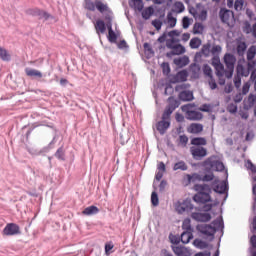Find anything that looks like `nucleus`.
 <instances>
[{
	"label": "nucleus",
	"mask_w": 256,
	"mask_h": 256,
	"mask_svg": "<svg viewBox=\"0 0 256 256\" xmlns=\"http://www.w3.org/2000/svg\"><path fill=\"white\" fill-rule=\"evenodd\" d=\"M168 35L171 37V39L166 41V47L168 49H174L179 45V40L175 39L174 37H179V32L176 30H172L168 33Z\"/></svg>",
	"instance_id": "9d476101"
},
{
	"label": "nucleus",
	"mask_w": 256,
	"mask_h": 256,
	"mask_svg": "<svg viewBox=\"0 0 256 256\" xmlns=\"http://www.w3.org/2000/svg\"><path fill=\"white\" fill-rule=\"evenodd\" d=\"M234 8L236 11H241V9H243V0H236L234 3Z\"/></svg>",
	"instance_id": "bf43d9fd"
},
{
	"label": "nucleus",
	"mask_w": 256,
	"mask_h": 256,
	"mask_svg": "<svg viewBox=\"0 0 256 256\" xmlns=\"http://www.w3.org/2000/svg\"><path fill=\"white\" fill-rule=\"evenodd\" d=\"M95 5H96V9L99 11V13H107L108 11H110L109 6L100 0H97L95 2Z\"/></svg>",
	"instance_id": "cd10ccee"
},
{
	"label": "nucleus",
	"mask_w": 256,
	"mask_h": 256,
	"mask_svg": "<svg viewBox=\"0 0 256 256\" xmlns=\"http://www.w3.org/2000/svg\"><path fill=\"white\" fill-rule=\"evenodd\" d=\"M199 181H202V176L199 173L185 174L182 179V183L186 187L191 185V183H197Z\"/></svg>",
	"instance_id": "1a4fd4ad"
},
{
	"label": "nucleus",
	"mask_w": 256,
	"mask_h": 256,
	"mask_svg": "<svg viewBox=\"0 0 256 256\" xmlns=\"http://www.w3.org/2000/svg\"><path fill=\"white\" fill-rule=\"evenodd\" d=\"M182 229L184 231L193 232V228L191 227V219H189V218L184 219V221L182 223Z\"/></svg>",
	"instance_id": "a19ab883"
},
{
	"label": "nucleus",
	"mask_w": 256,
	"mask_h": 256,
	"mask_svg": "<svg viewBox=\"0 0 256 256\" xmlns=\"http://www.w3.org/2000/svg\"><path fill=\"white\" fill-rule=\"evenodd\" d=\"M214 68L216 69L217 77L227 78V73H229V69L225 70V66H223V64H218L217 66H214Z\"/></svg>",
	"instance_id": "4be33fe9"
},
{
	"label": "nucleus",
	"mask_w": 256,
	"mask_h": 256,
	"mask_svg": "<svg viewBox=\"0 0 256 256\" xmlns=\"http://www.w3.org/2000/svg\"><path fill=\"white\" fill-rule=\"evenodd\" d=\"M115 245H113V242H109L105 244V254L106 255H111V249H113Z\"/></svg>",
	"instance_id": "13d9d810"
},
{
	"label": "nucleus",
	"mask_w": 256,
	"mask_h": 256,
	"mask_svg": "<svg viewBox=\"0 0 256 256\" xmlns=\"http://www.w3.org/2000/svg\"><path fill=\"white\" fill-rule=\"evenodd\" d=\"M94 27L97 35L99 36L104 35L105 31H107V24L101 19L96 21Z\"/></svg>",
	"instance_id": "dca6fc26"
},
{
	"label": "nucleus",
	"mask_w": 256,
	"mask_h": 256,
	"mask_svg": "<svg viewBox=\"0 0 256 256\" xmlns=\"http://www.w3.org/2000/svg\"><path fill=\"white\" fill-rule=\"evenodd\" d=\"M213 179H215V175L213 173L202 176L203 183H209V181H213Z\"/></svg>",
	"instance_id": "3c124183"
},
{
	"label": "nucleus",
	"mask_w": 256,
	"mask_h": 256,
	"mask_svg": "<svg viewBox=\"0 0 256 256\" xmlns=\"http://www.w3.org/2000/svg\"><path fill=\"white\" fill-rule=\"evenodd\" d=\"M189 25H191V19H189V17L185 16L182 19V26L183 29H189Z\"/></svg>",
	"instance_id": "864d4df0"
},
{
	"label": "nucleus",
	"mask_w": 256,
	"mask_h": 256,
	"mask_svg": "<svg viewBox=\"0 0 256 256\" xmlns=\"http://www.w3.org/2000/svg\"><path fill=\"white\" fill-rule=\"evenodd\" d=\"M145 53H148V55H154L153 48L151 47V44L144 43L143 45Z\"/></svg>",
	"instance_id": "6e6d98bb"
},
{
	"label": "nucleus",
	"mask_w": 256,
	"mask_h": 256,
	"mask_svg": "<svg viewBox=\"0 0 256 256\" xmlns=\"http://www.w3.org/2000/svg\"><path fill=\"white\" fill-rule=\"evenodd\" d=\"M187 169H189V167L187 166L185 161H179L175 163L173 167V171H187Z\"/></svg>",
	"instance_id": "4c0bfd02"
},
{
	"label": "nucleus",
	"mask_w": 256,
	"mask_h": 256,
	"mask_svg": "<svg viewBox=\"0 0 256 256\" xmlns=\"http://www.w3.org/2000/svg\"><path fill=\"white\" fill-rule=\"evenodd\" d=\"M3 235L13 236V235H21V228L19 225L15 223H9L3 229Z\"/></svg>",
	"instance_id": "0eeeda50"
},
{
	"label": "nucleus",
	"mask_w": 256,
	"mask_h": 256,
	"mask_svg": "<svg viewBox=\"0 0 256 256\" xmlns=\"http://www.w3.org/2000/svg\"><path fill=\"white\" fill-rule=\"evenodd\" d=\"M183 53H185V47L181 44H178L172 50V55H183Z\"/></svg>",
	"instance_id": "ea45409f"
},
{
	"label": "nucleus",
	"mask_w": 256,
	"mask_h": 256,
	"mask_svg": "<svg viewBox=\"0 0 256 256\" xmlns=\"http://www.w3.org/2000/svg\"><path fill=\"white\" fill-rule=\"evenodd\" d=\"M196 194L193 196L195 203H211V186L209 184H195L193 187Z\"/></svg>",
	"instance_id": "f03ea898"
},
{
	"label": "nucleus",
	"mask_w": 256,
	"mask_h": 256,
	"mask_svg": "<svg viewBox=\"0 0 256 256\" xmlns=\"http://www.w3.org/2000/svg\"><path fill=\"white\" fill-rule=\"evenodd\" d=\"M0 59L6 62L11 61V54L3 47H0Z\"/></svg>",
	"instance_id": "473e14b6"
},
{
	"label": "nucleus",
	"mask_w": 256,
	"mask_h": 256,
	"mask_svg": "<svg viewBox=\"0 0 256 256\" xmlns=\"http://www.w3.org/2000/svg\"><path fill=\"white\" fill-rule=\"evenodd\" d=\"M25 73L27 77H38V79H41L43 77V73H41V71L31 68H26Z\"/></svg>",
	"instance_id": "a878e982"
},
{
	"label": "nucleus",
	"mask_w": 256,
	"mask_h": 256,
	"mask_svg": "<svg viewBox=\"0 0 256 256\" xmlns=\"http://www.w3.org/2000/svg\"><path fill=\"white\" fill-rule=\"evenodd\" d=\"M162 71L164 75H169L171 73V67L169 66V63L162 64Z\"/></svg>",
	"instance_id": "4d7b16f0"
},
{
	"label": "nucleus",
	"mask_w": 256,
	"mask_h": 256,
	"mask_svg": "<svg viewBox=\"0 0 256 256\" xmlns=\"http://www.w3.org/2000/svg\"><path fill=\"white\" fill-rule=\"evenodd\" d=\"M255 55H256V49L254 46H251L247 51V60L253 61V59H255Z\"/></svg>",
	"instance_id": "c03bdc74"
},
{
	"label": "nucleus",
	"mask_w": 256,
	"mask_h": 256,
	"mask_svg": "<svg viewBox=\"0 0 256 256\" xmlns=\"http://www.w3.org/2000/svg\"><path fill=\"white\" fill-rule=\"evenodd\" d=\"M209 165L215 171H224L225 165L221 161H211V158H208L204 161V166Z\"/></svg>",
	"instance_id": "4468645a"
},
{
	"label": "nucleus",
	"mask_w": 256,
	"mask_h": 256,
	"mask_svg": "<svg viewBox=\"0 0 256 256\" xmlns=\"http://www.w3.org/2000/svg\"><path fill=\"white\" fill-rule=\"evenodd\" d=\"M179 99L181 101H193V92L184 90L180 92Z\"/></svg>",
	"instance_id": "bb28decb"
},
{
	"label": "nucleus",
	"mask_w": 256,
	"mask_h": 256,
	"mask_svg": "<svg viewBox=\"0 0 256 256\" xmlns=\"http://www.w3.org/2000/svg\"><path fill=\"white\" fill-rule=\"evenodd\" d=\"M212 225L213 226L207 225V224H201L197 226V229L203 235H206L207 237H213V235L217 233V229H221V227H223V222L221 220H215L212 223Z\"/></svg>",
	"instance_id": "7ed1b4c3"
},
{
	"label": "nucleus",
	"mask_w": 256,
	"mask_h": 256,
	"mask_svg": "<svg viewBox=\"0 0 256 256\" xmlns=\"http://www.w3.org/2000/svg\"><path fill=\"white\" fill-rule=\"evenodd\" d=\"M166 21H167V25L170 27V29H173V27H175V25H177V18H175L173 16V13H171V12H169L167 14Z\"/></svg>",
	"instance_id": "72a5a7b5"
},
{
	"label": "nucleus",
	"mask_w": 256,
	"mask_h": 256,
	"mask_svg": "<svg viewBox=\"0 0 256 256\" xmlns=\"http://www.w3.org/2000/svg\"><path fill=\"white\" fill-rule=\"evenodd\" d=\"M203 31H205V26L200 22H196L193 26L194 35H203Z\"/></svg>",
	"instance_id": "7c9ffc66"
},
{
	"label": "nucleus",
	"mask_w": 256,
	"mask_h": 256,
	"mask_svg": "<svg viewBox=\"0 0 256 256\" xmlns=\"http://www.w3.org/2000/svg\"><path fill=\"white\" fill-rule=\"evenodd\" d=\"M191 145H195V147H203L207 145V139L203 137H195L191 139Z\"/></svg>",
	"instance_id": "5701e85b"
},
{
	"label": "nucleus",
	"mask_w": 256,
	"mask_h": 256,
	"mask_svg": "<svg viewBox=\"0 0 256 256\" xmlns=\"http://www.w3.org/2000/svg\"><path fill=\"white\" fill-rule=\"evenodd\" d=\"M189 77V72L187 70H181L177 74L173 75L170 79L171 83H184Z\"/></svg>",
	"instance_id": "9b49d317"
},
{
	"label": "nucleus",
	"mask_w": 256,
	"mask_h": 256,
	"mask_svg": "<svg viewBox=\"0 0 256 256\" xmlns=\"http://www.w3.org/2000/svg\"><path fill=\"white\" fill-rule=\"evenodd\" d=\"M179 105L180 103L174 97L168 98V105L162 114V120L156 124V129L160 135H165L167 129L171 127V115H173V111H175Z\"/></svg>",
	"instance_id": "f257e3e1"
},
{
	"label": "nucleus",
	"mask_w": 256,
	"mask_h": 256,
	"mask_svg": "<svg viewBox=\"0 0 256 256\" xmlns=\"http://www.w3.org/2000/svg\"><path fill=\"white\" fill-rule=\"evenodd\" d=\"M190 153L193 159H196V161H199L203 159V157H207V148L203 146H193L190 148Z\"/></svg>",
	"instance_id": "423d86ee"
},
{
	"label": "nucleus",
	"mask_w": 256,
	"mask_h": 256,
	"mask_svg": "<svg viewBox=\"0 0 256 256\" xmlns=\"http://www.w3.org/2000/svg\"><path fill=\"white\" fill-rule=\"evenodd\" d=\"M236 72L238 77H249V73H251L249 69L245 68V66H243V64L241 63H238L236 67Z\"/></svg>",
	"instance_id": "aec40b11"
},
{
	"label": "nucleus",
	"mask_w": 256,
	"mask_h": 256,
	"mask_svg": "<svg viewBox=\"0 0 256 256\" xmlns=\"http://www.w3.org/2000/svg\"><path fill=\"white\" fill-rule=\"evenodd\" d=\"M56 159H59L60 161H65V151H63V148H59L55 153Z\"/></svg>",
	"instance_id": "8fccbe9b"
},
{
	"label": "nucleus",
	"mask_w": 256,
	"mask_h": 256,
	"mask_svg": "<svg viewBox=\"0 0 256 256\" xmlns=\"http://www.w3.org/2000/svg\"><path fill=\"white\" fill-rule=\"evenodd\" d=\"M104 20L106 21V27H113V12L108 11L104 13Z\"/></svg>",
	"instance_id": "58836bf2"
},
{
	"label": "nucleus",
	"mask_w": 256,
	"mask_h": 256,
	"mask_svg": "<svg viewBox=\"0 0 256 256\" xmlns=\"http://www.w3.org/2000/svg\"><path fill=\"white\" fill-rule=\"evenodd\" d=\"M174 64L176 67H180V68L187 67V65H189V57L183 56L180 58H175Z\"/></svg>",
	"instance_id": "412c9836"
},
{
	"label": "nucleus",
	"mask_w": 256,
	"mask_h": 256,
	"mask_svg": "<svg viewBox=\"0 0 256 256\" xmlns=\"http://www.w3.org/2000/svg\"><path fill=\"white\" fill-rule=\"evenodd\" d=\"M221 51H222V48L219 45L211 46V55H213V57L219 56Z\"/></svg>",
	"instance_id": "de8ad7c7"
},
{
	"label": "nucleus",
	"mask_w": 256,
	"mask_h": 256,
	"mask_svg": "<svg viewBox=\"0 0 256 256\" xmlns=\"http://www.w3.org/2000/svg\"><path fill=\"white\" fill-rule=\"evenodd\" d=\"M153 27H155L156 31H160L161 27H163V22L159 19H155L152 21Z\"/></svg>",
	"instance_id": "603ef678"
},
{
	"label": "nucleus",
	"mask_w": 256,
	"mask_h": 256,
	"mask_svg": "<svg viewBox=\"0 0 256 256\" xmlns=\"http://www.w3.org/2000/svg\"><path fill=\"white\" fill-rule=\"evenodd\" d=\"M200 54H202L204 57H210L211 56V43H206L202 46Z\"/></svg>",
	"instance_id": "c9c22d12"
},
{
	"label": "nucleus",
	"mask_w": 256,
	"mask_h": 256,
	"mask_svg": "<svg viewBox=\"0 0 256 256\" xmlns=\"http://www.w3.org/2000/svg\"><path fill=\"white\" fill-rule=\"evenodd\" d=\"M228 111H229V113H235V112L237 111V105H235V104H230V105L228 106Z\"/></svg>",
	"instance_id": "774afa93"
},
{
	"label": "nucleus",
	"mask_w": 256,
	"mask_h": 256,
	"mask_svg": "<svg viewBox=\"0 0 256 256\" xmlns=\"http://www.w3.org/2000/svg\"><path fill=\"white\" fill-rule=\"evenodd\" d=\"M28 15H32L33 17H39V19H49V17H51V15H49V13L39 9V8H33V9H29L27 11Z\"/></svg>",
	"instance_id": "ddd939ff"
},
{
	"label": "nucleus",
	"mask_w": 256,
	"mask_h": 256,
	"mask_svg": "<svg viewBox=\"0 0 256 256\" xmlns=\"http://www.w3.org/2000/svg\"><path fill=\"white\" fill-rule=\"evenodd\" d=\"M191 218L194 219V221H198L201 223H207V221H211V214L201 213V212H193L191 214Z\"/></svg>",
	"instance_id": "f8f14e48"
},
{
	"label": "nucleus",
	"mask_w": 256,
	"mask_h": 256,
	"mask_svg": "<svg viewBox=\"0 0 256 256\" xmlns=\"http://www.w3.org/2000/svg\"><path fill=\"white\" fill-rule=\"evenodd\" d=\"M157 170L162 172V173H165L166 171V167H165V163L164 162H160L158 165H157Z\"/></svg>",
	"instance_id": "0e129e2a"
},
{
	"label": "nucleus",
	"mask_w": 256,
	"mask_h": 256,
	"mask_svg": "<svg viewBox=\"0 0 256 256\" xmlns=\"http://www.w3.org/2000/svg\"><path fill=\"white\" fill-rule=\"evenodd\" d=\"M155 13V9H153V6H149L146 9L142 11V17L143 19H151V15Z\"/></svg>",
	"instance_id": "e433bc0d"
},
{
	"label": "nucleus",
	"mask_w": 256,
	"mask_h": 256,
	"mask_svg": "<svg viewBox=\"0 0 256 256\" xmlns=\"http://www.w3.org/2000/svg\"><path fill=\"white\" fill-rule=\"evenodd\" d=\"M127 47H129V46L127 45V42L125 40H121L118 43V49H127Z\"/></svg>",
	"instance_id": "69168bd1"
},
{
	"label": "nucleus",
	"mask_w": 256,
	"mask_h": 256,
	"mask_svg": "<svg viewBox=\"0 0 256 256\" xmlns=\"http://www.w3.org/2000/svg\"><path fill=\"white\" fill-rule=\"evenodd\" d=\"M129 5L130 7L135 9V11H139V12L143 11V7H144L143 0H131L129 2Z\"/></svg>",
	"instance_id": "b1692460"
},
{
	"label": "nucleus",
	"mask_w": 256,
	"mask_h": 256,
	"mask_svg": "<svg viewBox=\"0 0 256 256\" xmlns=\"http://www.w3.org/2000/svg\"><path fill=\"white\" fill-rule=\"evenodd\" d=\"M180 239H181V242L186 245L187 243H189V241H191V239H193V232H191V231H184L181 234Z\"/></svg>",
	"instance_id": "c756f323"
},
{
	"label": "nucleus",
	"mask_w": 256,
	"mask_h": 256,
	"mask_svg": "<svg viewBox=\"0 0 256 256\" xmlns=\"http://www.w3.org/2000/svg\"><path fill=\"white\" fill-rule=\"evenodd\" d=\"M188 133H192L194 135H199V133L203 132V125L198 123H192L187 128Z\"/></svg>",
	"instance_id": "a211bd4d"
},
{
	"label": "nucleus",
	"mask_w": 256,
	"mask_h": 256,
	"mask_svg": "<svg viewBox=\"0 0 256 256\" xmlns=\"http://www.w3.org/2000/svg\"><path fill=\"white\" fill-rule=\"evenodd\" d=\"M219 17L222 23L228 25V27H233L235 25V14L231 10H227L226 8H221L219 12Z\"/></svg>",
	"instance_id": "20e7f679"
},
{
	"label": "nucleus",
	"mask_w": 256,
	"mask_h": 256,
	"mask_svg": "<svg viewBox=\"0 0 256 256\" xmlns=\"http://www.w3.org/2000/svg\"><path fill=\"white\" fill-rule=\"evenodd\" d=\"M203 73L204 75H206V77H208V79L213 77V70L211 69V66H209L208 64H205L203 66Z\"/></svg>",
	"instance_id": "49530a36"
},
{
	"label": "nucleus",
	"mask_w": 256,
	"mask_h": 256,
	"mask_svg": "<svg viewBox=\"0 0 256 256\" xmlns=\"http://www.w3.org/2000/svg\"><path fill=\"white\" fill-rule=\"evenodd\" d=\"M194 245L195 247H198V249H207L209 247V244H207V242L199 239L194 240Z\"/></svg>",
	"instance_id": "79ce46f5"
},
{
	"label": "nucleus",
	"mask_w": 256,
	"mask_h": 256,
	"mask_svg": "<svg viewBox=\"0 0 256 256\" xmlns=\"http://www.w3.org/2000/svg\"><path fill=\"white\" fill-rule=\"evenodd\" d=\"M224 63L228 69V72L226 73L227 79H231L233 77V71H235V63H237V58H235V55L233 54L226 53L224 55Z\"/></svg>",
	"instance_id": "39448f33"
},
{
	"label": "nucleus",
	"mask_w": 256,
	"mask_h": 256,
	"mask_svg": "<svg viewBox=\"0 0 256 256\" xmlns=\"http://www.w3.org/2000/svg\"><path fill=\"white\" fill-rule=\"evenodd\" d=\"M249 89H251V84L246 82L242 87V95H247V93H249Z\"/></svg>",
	"instance_id": "052dcab7"
},
{
	"label": "nucleus",
	"mask_w": 256,
	"mask_h": 256,
	"mask_svg": "<svg viewBox=\"0 0 256 256\" xmlns=\"http://www.w3.org/2000/svg\"><path fill=\"white\" fill-rule=\"evenodd\" d=\"M191 15H193L194 19L198 21H206L207 20V10H202L200 13L197 10H190Z\"/></svg>",
	"instance_id": "6ab92c4d"
},
{
	"label": "nucleus",
	"mask_w": 256,
	"mask_h": 256,
	"mask_svg": "<svg viewBox=\"0 0 256 256\" xmlns=\"http://www.w3.org/2000/svg\"><path fill=\"white\" fill-rule=\"evenodd\" d=\"M190 47H191V49H199V47H201V39L192 38L190 40Z\"/></svg>",
	"instance_id": "37998d69"
},
{
	"label": "nucleus",
	"mask_w": 256,
	"mask_h": 256,
	"mask_svg": "<svg viewBox=\"0 0 256 256\" xmlns=\"http://www.w3.org/2000/svg\"><path fill=\"white\" fill-rule=\"evenodd\" d=\"M179 141L182 147H187V143H189V138L185 135L179 136Z\"/></svg>",
	"instance_id": "5fc2aeb1"
},
{
	"label": "nucleus",
	"mask_w": 256,
	"mask_h": 256,
	"mask_svg": "<svg viewBox=\"0 0 256 256\" xmlns=\"http://www.w3.org/2000/svg\"><path fill=\"white\" fill-rule=\"evenodd\" d=\"M108 29V41L110 43H117V33H115V31H113V26L109 25L107 27Z\"/></svg>",
	"instance_id": "c85d7f7f"
},
{
	"label": "nucleus",
	"mask_w": 256,
	"mask_h": 256,
	"mask_svg": "<svg viewBox=\"0 0 256 256\" xmlns=\"http://www.w3.org/2000/svg\"><path fill=\"white\" fill-rule=\"evenodd\" d=\"M84 7L85 9H87L88 11H95V3L91 0H84Z\"/></svg>",
	"instance_id": "a18cd8bd"
},
{
	"label": "nucleus",
	"mask_w": 256,
	"mask_h": 256,
	"mask_svg": "<svg viewBox=\"0 0 256 256\" xmlns=\"http://www.w3.org/2000/svg\"><path fill=\"white\" fill-rule=\"evenodd\" d=\"M97 213H99V208L97 206H93V205L86 207L82 211V215H87V216L97 215Z\"/></svg>",
	"instance_id": "393cba45"
},
{
	"label": "nucleus",
	"mask_w": 256,
	"mask_h": 256,
	"mask_svg": "<svg viewBox=\"0 0 256 256\" xmlns=\"http://www.w3.org/2000/svg\"><path fill=\"white\" fill-rule=\"evenodd\" d=\"M175 209L177 213L182 215L185 211H193V204L191 203V200H184L183 202H177Z\"/></svg>",
	"instance_id": "6e6552de"
},
{
	"label": "nucleus",
	"mask_w": 256,
	"mask_h": 256,
	"mask_svg": "<svg viewBox=\"0 0 256 256\" xmlns=\"http://www.w3.org/2000/svg\"><path fill=\"white\" fill-rule=\"evenodd\" d=\"M247 167L252 171V173H256V166L251 161L247 162Z\"/></svg>",
	"instance_id": "338daca9"
},
{
	"label": "nucleus",
	"mask_w": 256,
	"mask_h": 256,
	"mask_svg": "<svg viewBox=\"0 0 256 256\" xmlns=\"http://www.w3.org/2000/svg\"><path fill=\"white\" fill-rule=\"evenodd\" d=\"M213 190L215 193L223 194L227 191V183L225 181L220 182L218 185L214 186Z\"/></svg>",
	"instance_id": "2f4dec72"
},
{
	"label": "nucleus",
	"mask_w": 256,
	"mask_h": 256,
	"mask_svg": "<svg viewBox=\"0 0 256 256\" xmlns=\"http://www.w3.org/2000/svg\"><path fill=\"white\" fill-rule=\"evenodd\" d=\"M172 250L176 256H191V251L183 246H173Z\"/></svg>",
	"instance_id": "f3484780"
},
{
	"label": "nucleus",
	"mask_w": 256,
	"mask_h": 256,
	"mask_svg": "<svg viewBox=\"0 0 256 256\" xmlns=\"http://www.w3.org/2000/svg\"><path fill=\"white\" fill-rule=\"evenodd\" d=\"M151 203L153 207H157L159 205V196L157 195V192H152Z\"/></svg>",
	"instance_id": "09e8293b"
},
{
	"label": "nucleus",
	"mask_w": 256,
	"mask_h": 256,
	"mask_svg": "<svg viewBox=\"0 0 256 256\" xmlns=\"http://www.w3.org/2000/svg\"><path fill=\"white\" fill-rule=\"evenodd\" d=\"M185 11V5L183 2H175L172 7L173 13H183Z\"/></svg>",
	"instance_id": "f704fd0d"
},
{
	"label": "nucleus",
	"mask_w": 256,
	"mask_h": 256,
	"mask_svg": "<svg viewBox=\"0 0 256 256\" xmlns=\"http://www.w3.org/2000/svg\"><path fill=\"white\" fill-rule=\"evenodd\" d=\"M212 65L213 67H217V65H221V59L219 58V56H213Z\"/></svg>",
	"instance_id": "e2e57ef3"
},
{
	"label": "nucleus",
	"mask_w": 256,
	"mask_h": 256,
	"mask_svg": "<svg viewBox=\"0 0 256 256\" xmlns=\"http://www.w3.org/2000/svg\"><path fill=\"white\" fill-rule=\"evenodd\" d=\"M186 119H188V121H201L203 114L193 110H186Z\"/></svg>",
	"instance_id": "2eb2a0df"
},
{
	"label": "nucleus",
	"mask_w": 256,
	"mask_h": 256,
	"mask_svg": "<svg viewBox=\"0 0 256 256\" xmlns=\"http://www.w3.org/2000/svg\"><path fill=\"white\" fill-rule=\"evenodd\" d=\"M208 83H209L210 89L212 90L217 89V82H215V79H213V77L209 78Z\"/></svg>",
	"instance_id": "680f3d73"
}]
</instances>
